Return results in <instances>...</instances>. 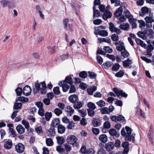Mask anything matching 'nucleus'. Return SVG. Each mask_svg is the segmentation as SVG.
Wrapping results in <instances>:
<instances>
[{"instance_id": "f257e3e1", "label": "nucleus", "mask_w": 154, "mask_h": 154, "mask_svg": "<svg viewBox=\"0 0 154 154\" xmlns=\"http://www.w3.org/2000/svg\"><path fill=\"white\" fill-rule=\"evenodd\" d=\"M113 91L116 94L112 92H110L109 94L110 96L115 97L116 95L119 99L121 98L120 97V96L125 98L127 97L128 96V94L123 90H119L117 88H113Z\"/></svg>"}, {"instance_id": "f03ea898", "label": "nucleus", "mask_w": 154, "mask_h": 154, "mask_svg": "<svg viewBox=\"0 0 154 154\" xmlns=\"http://www.w3.org/2000/svg\"><path fill=\"white\" fill-rule=\"evenodd\" d=\"M77 138L73 135L68 136L66 140L67 142L68 143L72 145L73 146H77L78 144L77 142Z\"/></svg>"}, {"instance_id": "7ed1b4c3", "label": "nucleus", "mask_w": 154, "mask_h": 154, "mask_svg": "<svg viewBox=\"0 0 154 154\" xmlns=\"http://www.w3.org/2000/svg\"><path fill=\"white\" fill-rule=\"evenodd\" d=\"M127 132V137H126V140L128 141H131V140L133 142H134L135 141V137L134 135L132 134L131 135V133L132 129L131 128H130L129 127L126 126L125 127Z\"/></svg>"}, {"instance_id": "20e7f679", "label": "nucleus", "mask_w": 154, "mask_h": 154, "mask_svg": "<svg viewBox=\"0 0 154 154\" xmlns=\"http://www.w3.org/2000/svg\"><path fill=\"white\" fill-rule=\"evenodd\" d=\"M69 20L68 19H66L63 20V23L65 30H68L69 31L72 32L73 30L72 26V24L69 23Z\"/></svg>"}, {"instance_id": "39448f33", "label": "nucleus", "mask_w": 154, "mask_h": 154, "mask_svg": "<svg viewBox=\"0 0 154 154\" xmlns=\"http://www.w3.org/2000/svg\"><path fill=\"white\" fill-rule=\"evenodd\" d=\"M31 87L29 85H26L23 89V93L25 96H28L31 94Z\"/></svg>"}, {"instance_id": "423d86ee", "label": "nucleus", "mask_w": 154, "mask_h": 154, "mask_svg": "<svg viewBox=\"0 0 154 154\" xmlns=\"http://www.w3.org/2000/svg\"><path fill=\"white\" fill-rule=\"evenodd\" d=\"M109 28L110 31L112 32H115L118 34H120L121 32V30L119 28L115 27L114 24L112 23H109Z\"/></svg>"}, {"instance_id": "0eeeda50", "label": "nucleus", "mask_w": 154, "mask_h": 154, "mask_svg": "<svg viewBox=\"0 0 154 154\" xmlns=\"http://www.w3.org/2000/svg\"><path fill=\"white\" fill-rule=\"evenodd\" d=\"M15 149L18 152L22 153L24 150L25 146L22 143H19L16 145Z\"/></svg>"}, {"instance_id": "6e6552de", "label": "nucleus", "mask_w": 154, "mask_h": 154, "mask_svg": "<svg viewBox=\"0 0 154 154\" xmlns=\"http://www.w3.org/2000/svg\"><path fill=\"white\" fill-rule=\"evenodd\" d=\"M141 12L139 13V15L143 17L145 15L148 14L150 13L149 9L147 7H144L142 8L141 9Z\"/></svg>"}, {"instance_id": "1a4fd4ad", "label": "nucleus", "mask_w": 154, "mask_h": 154, "mask_svg": "<svg viewBox=\"0 0 154 154\" xmlns=\"http://www.w3.org/2000/svg\"><path fill=\"white\" fill-rule=\"evenodd\" d=\"M13 145L12 140L10 139L6 140L4 141V146L6 149H11Z\"/></svg>"}, {"instance_id": "9d476101", "label": "nucleus", "mask_w": 154, "mask_h": 154, "mask_svg": "<svg viewBox=\"0 0 154 154\" xmlns=\"http://www.w3.org/2000/svg\"><path fill=\"white\" fill-rule=\"evenodd\" d=\"M114 144L112 142H110L105 144V148L108 151L112 150L114 148Z\"/></svg>"}, {"instance_id": "9b49d317", "label": "nucleus", "mask_w": 154, "mask_h": 154, "mask_svg": "<svg viewBox=\"0 0 154 154\" xmlns=\"http://www.w3.org/2000/svg\"><path fill=\"white\" fill-rule=\"evenodd\" d=\"M112 16V13L108 10H107L103 12V18L105 20H106L110 18Z\"/></svg>"}, {"instance_id": "f8f14e48", "label": "nucleus", "mask_w": 154, "mask_h": 154, "mask_svg": "<svg viewBox=\"0 0 154 154\" xmlns=\"http://www.w3.org/2000/svg\"><path fill=\"white\" fill-rule=\"evenodd\" d=\"M69 101L72 103H74L77 101L78 99V96L75 94L70 95L69 97Z\"/></svg>"}, {"instance_id": "ddd939ff", "label": "nucleus", "mask_w": 154, "mask_h": 154, "mask_svg": "<svg viewBox=\"0 0 154 154\" xmlns=\"http://www.w3.org/2000/svg\"><path fill=\"white\" fill-rule=\"evenodd\" d=\"M17 132L19 134H23L25 132V128L21 125H19L16 128Z\"/></svg>"}, {"instance_id": "4468645a", "label": "nucleus", "mask_w": 154, "mask_h": 154, "mask_svg": "<svg viewBox=\"0 0 154 154\" xmlns=\"http://www.w3.org/2000/svg\"><path fill=\"white\" fill-rule=\"evenodd\" d=\"M122 145L124 148V153H128L129 150L128 143L127 141L124 142L122 143Z\"/></svg>"}, {"instance_id": "2eb2a0df", "label": "nucleus", "mask_w": 154, "mask_h": 154, "mask_svg": "<svg viewBox=\"0 0 154 154\" xmlns=\"http://www.w3.org/2000/svg\"><path fill=\"white\" fill-rule=\"evenodd\" d=\"M54 127L51 126L48 131H47V134L48 136H54L55 134V132Z\"/></svg>"}, {"instance_id": "dca6fc26", "label": "nucleus", "mask_w": 154, "mask_h": 154, "mask_svg": "<svg viewBox=\"0 0 154 154\" xmlns=\"http://www.w3.org/2000/svg\"><path fill=\"white\" fill-rule=\"evenodd\" d=\"M98 41V43H101L102 42H105L109 44H110L111 43V41L109 38H99L97 39Z\"/></svg>"}, {"instance_id": "f3484780", "label": "nucleus", "mask_w": 154, "mask_h": 154, "mask_svg": "<svg viewBox=\"0 0 154 154\" xmlns=\"http://www.w3.org/2000/svg\"><path fill=\"white\" fill-rule=\"evenodd\" d=\"M42 88L40 90H41V93L42 94H45L47 92L46 91V86L45 82L44 81L41 83Z\"/></svg>"}, {"instance_id": "a211bd4d", "label": "nucleus", "mask_w": 154, "mask_h": 154, "mask_svg": "<svg viewBox=\"0 0 154 154\" xmlns=\"http://www.w3.org/2000/svg\"><path fill=\"white\" fill-rule=\"evenodd\" d=\"M65 110L68 115H69L70 116L74 113V110L72 107L70 106H67L65 109Z\"/></svg>"}, {"instance_id": "6ab92c4d", "label": "nucleus", "mask_w": 154, "mask_h": 154, "mask_svg": "<svg viewBox=\"0 0 154 154\" xmlns=\"http://www.w3.org/2000/svg\"><path fill=\"white\" fill-rule=\"evenodd\" d=\"M96 35L98 34L102 37H106L108 35V32L105 30H101L98 31L97 33L94 32Z\"/></svg>"}, {"instance_id": "aec40b11", "label": "nucleus", "mask_w": 154, "mask_h": 154, "mask_svg": "<svg viewBox=\"0 0 154 154\" xmlns=\"http://www.w3.org/2000/svg\"><path fill=\"white\" fill-rule=\"evenodd\" d=\"M145 19L146 22L152 23L154 22L153 17L152 14H150L148 16H146Z\"/></svg>"}, {"instance_id": "412c9836", "label": "nucleus", "mask_w": 154, "mask_h": 154, "mask_svg": "<svg viewBox=\"0 0 154 154\" xmlns=\"http://www.w3.org/2000/svg\"><path fill=\"white\" fill-rule=\"evenodd\" d=\"M101 121L100 119H94L92 121L93 126L94 127H97L101 125Z\"/></svg>"}, {"instance_id": "4be33fe9", "label": "nucleus", "mask_w": 154, "mask_h": 154, "mask_svg": "<svg viewBox=\"0 0 154 154\" xmlns=\"http://www.w3.org/2000/svg\"><path fill=\"white\" fill-rule=\"evenodd\" d=\"M129 27L130 25L128 23H126L125 24H120L119 27L122 30L127 31L128 30Z\"/></svg>"}, {"instance_id": "5701e85b", "label": "nucleus", "mask_w": 154, "mask_h": 154, "mask_svg": "<svg viewBox=\"0 0 154 154\" xmlns=\"http://www.w3.org/2000/svg\"><path fill=\"white\" fill-rule=\"evenodd\" d=\"M122 7L121 6L116 9L114 14L115 16L118 17L122 15Z\"/></svg>"}, {"instance_id": "b1692460", "label": "nucleus", "mask_w": 154, "mask_h": 154, "mask_svg": "<svg viewBox=\"0 0 154 154\" xmlns=\"http://www.w3.org/2000/svg\"><path fill=\"white\" fill-rule=\"evenodd\" d=\"M97 90V87L95 86H91L87 89V92L89 95H92L93 92Z\"/></svg>"}, {"instance_id": "393cba45", "label": "nucleus", "mask_w": 154, "mask_h": 154, "mask_svg": "<svg viewBox=\"0 0 154 154\" xmlns=\"http://www.w3.org/2000/svg\"><path fill=\"white\" fill-rule=\"evenodd\" d=\"M69 143H66L63 145L64 149V151L65 150L66 151V154H67L72 149V146Z\"/></svg>"}, {"instance_id": "a878e982", "label": "nucleus", "mask_w": 154, "mask_h": 154, "mask_svg": "<svg viewBox=\"0 0 154 154\" xmlns=\"http://www.w3.org/2000/svg\"><path fill=\"white\" fill-rule=\"evenodd\" d=\"M137 19L133 17L129 20V21L130 24L131 25L132 28H135L137 27V25L136 23Z\"/></svg>"}, {"instance_id": "bb28decb", "label": "nucleus", "mask_w": 154, "mask_h": 154, "mask_svg": "<svg viewBox=\"0 0 154 154\" xmlns=\"http://www.w3.org/2000/svg\"><path fill=\"white\" fill-rule=\"evenodd\" d=\"M135 41L137 44L140 45L142 47L145 48L146 46V45L143 42V41L138 38H136Z\"/></svg>"}, {"instance_id": "cd10ccee", "label": "nucleus", "mask_w": 154, "mask_h": 154, "mask_svg": "<svg viewBox=\"0 0 154 154\" xmlns=\"http://www.w3.org/2000/svg\"><path fill=\"white\" fill-rule=\"evenodd\" d=\"M66 130L64 126L62 125H59L57 127V131L60 134L64 133Z\"/></svg>"}, {"instance_id": "c85d7f7f", "label": "nucleus", "mask_w": 154, "mask_h": 154, "mask_svg": "<svg viewBox=\"0 0 154 154\" xmlns=\"http://www.w3.org/2000/svg\"><path fill=\"white\" fill-rule=\"evenodd\" d=\"M40 88V84L38 83L35 84V88L33 89V91L35 94H37L38 93Z\"/></svg>"}, {"instance_id": "c756f323", "label": "nucleus", "mask_w": 154, "mask_h": 154, "mask_svg": "<svg viewBox=\"0 0 154 154\" xmlns=\"http://www.w3.org/2000/svg\"><path fill=\"white\" fill-rule=\"evenodd\" d=\"M132 60L129 58L122 62L123 66L125 67H129V65L132 64Z\"/></svg>"}, {"instance_id": "7c9ffc66", "label": "nucleus", "mask_w": 154, "mask_h": 154, "mask_svg": "<svg viewBox=\"0 0 154 154\" xmlns=\"http://www.w3.org/2000/svg\"><path fill=\"white\" fill-rule=\"evenodd\" d=\"M107 139V137L105 134H102L101 135L99 138V140L103 143L106 142Z\"/></svg>"}, {"instance_id": "2f4dec72", "label": "nucleus", "mask_w": 154, "mask_h": 154, "mask_svg": "<svg viewBox=\"0 0 154 154\" xmlns=\"http://www.w3.org/2000/svg\"><path fill=\"white\" fill-rule=\"evenodd\" d=\"M116 49L118 51H122L125 49V48L124 46V44L123 42L120 43L119 45L116 47Z\"/></svg>"}, {"instance_id": "473e14b6", "label": "nucleus", "mask_w": 154, "mask_h": 154, "mask_svg": "<svg viewBox=\"0 0 154 154\" xmlns=\"http://www.w3.org/2000/svg\"><path fill=\"white\" fill-rule=\"evenodd\" d=\"M11 2V1L9 2L7 0H2L0 1L1 5L3 8H5L9 5Z\"/></svg>"}, {"instance_id": "72a5a7b5", "label": "nucleus", "mask_w": 154, "mask_h": 154, "mask_svg": "<svg viewBox=\"0 0 154 154\" xmlns=\"http://www.w3.org/2000/svg\"><path fill=\"white\" fill-rule=\"evenodd\" d=\"M59 123V120L58 119L56 118L52 120L51 125L55 128L56 125H58Z\"/></svg>"}, {"instance_id": "f704fd0d", "label": "nucleus", "mask_w": 154, "mask_h": 154, "mask_svg": "<svg viewBox=\"0 0 154 154\" xmlns=\"http://www.w3.org/2000/svg\"><path fill=\"white\" fill-rule=\"evenodd\" d=\"M29 99L28 98L24 97H17L16 100V101L17 102L18 101H21L23 103H25L27 102L28 101Z\"/></svg>"}, {"instance_id": "c9c22d12", "label": "nucleus", "mask_w": 154, "mask_h": 154, "mask_svg": "<svg viewBox=\"0 0 154 154\" xmlns=\"http://www.w3.org/2000/svg\"><path fill=\"white\" fill-rule=\"evenodd\" d=\"M57 142L60 145L63 144L65 141V140L63 137L57 136L56 137Z\"/></svg>"}, {"instance_id": "e433bc0d", "label": "nucleus", "mask_w": 154, "mask_h": 154, "mask_svg": "<svg viewBox=\"0 0 154 154\" xmlns=\"http://www.w3.org/2000/svg\"><path fill=\"white\" fill-rule=\"evenodd\" d=\"M83 104L81 102L79 101H77L74 104L73 107L75 109H80L82 106Z\"/></svg>"}, {"instance_id": "4c0bfd02", "label": "nucleus", "mask_w": 154, "mask_h": 154, "mask_svg": "<svg viewBox=\"0 0 154 154\" xmlns=\"http://www.w3.org/2000/svg\"><path fill=\"white\" fill-rule=\"evenodd\" d=\"M124 14L125 15V16L129 20L130 19L133 17V16L130 13V12L128 10H125L124 12Z\"/></svg>"}, {"instance_id": "58836bf2", "label": "nucleus", "mask_w": 154, "mask_h": 154, "mask_svg": "<svg viewBox=\"0 0 154 154\" xmlns=\"http://www.w3.org/2000/svg\"><path fill=\"white\" fill-rule=\"evenodd\" d=\"M96 8H95L94 7H93V17H98L100 16V11L98 10H96Z\"/></svg>"}, {"instance_id": "ea45409f", "label": "nucleus", "mask_w": 154, "mask_h": 154, "mask_svg": "<svg viewBox=\"0 0 154 154\" xmlns=\"http://www.w3.org/2000/svg\"><path fill=\"white\" fill-rule=\"evenodd\" d=\"M100 112L101 114H109V110L108 108L105 107L100 109Z\"/></svg>"}, {"instance_id": "a19ab883", "label": "nucleus", "mask_w": 154, "mask_h": 154, "mask_svg": "<svg viewBox=\"0 0 154 154\" xmlns=\"http://www.w3.org/2000/svg\"><path fill=\"white\" fill-rule=\"evenodd\" d=\"M22 103H21L16 102L14 104V108L15 109H20L22 108Z\"/></svg>"}, {"instance_id": "79ce46f5", "label": "nucleus", "mask_w": 154, "mask_h": 154, "mask_svg": "<svg viewBox=\"0 0 154 154\" xmlns=\"http://www.w3.org/2000/svg\"><path fill=\"white\" fill-rule=\"evenodd\" d=\"M63 84L62 85L63 91L64 92H66L69 88V85L67 83L63 82Z\"/></svg>"}, {"instance_id": "37998d69", "label": "nucleus", "mask_w": 154, "mask_h": 154, "mask_svg": "<svg viewBox=\"0 0 154 154\" xmlns=\"http://www.w3.org/2000/svg\"><path fill=\"white\" fill-rule=\"evenodd\" d=\"M109 6H107V7L106 8L105 6L102 4L100 5L99 6L100 10V12H104L106 10H108L107 8Z\"/></svg>"}, {"instance_id": "c03bdc74", "label": "nucleus", "mask_w": 154, "mask_h": 154, "mask_svg": "<svg viewBox=\"0 0 154 154\" xmlns=\"http://www.w3.org/2000/svg\"><path fill=\"white\" fill-rule=\"evenodd\" d=\"M120 65L118 63H116L114 65L112 68V70L113 71H117L119 69Z\"/></svg>"}, {"instance_id": "a18cd8bd", "label": "nucleus", "mask_w": 154, "mask_h": 154, "mask_svg": "<svg viewBox=\"0 0 154 154\" xmlns=\"http://www.w3.org/2000/svg\"><path fill=\"white\" fill-rule=\"evenodd\" d=\"M57 151L59 153H62L64 151V147L61 145H59L56 147Z\"/></svg>"}, {"instance_id": "49530a36", "label": "nucleus", "mask_w": 154, "mask_h": 154, "mask_svg": "<svg viewBox=\"0 0 154 154\" xmlns=\"http://www.w3.org/2000/svg\"><path fill=\"white\" fill-rule=\"evenodd\" d=\"M64 82L66 83L69 84V85H71L72 84L73 81L71 77H66Z\"/></svg>"}, {"instance_id": "de8ad7c7", "label": "nucleus", "mask_w": 154, "mask_h": 154, "mask_svg": "<svg viewBox=\"0 0 154 154\" xmlns=\"http://www.w3.org/2000/svg\"><path fill=\"white\" fill-rule=\"evenodd\" d=\"M138 22L139 23V27L142 29L144 28L146 26V24L144 21L142 20H138Z\"/></svg>"}, {"instance_id": "09e8293b", "label": "nucleus", "mask_w": 154, "mask_h": 154, "mask_svg": "<svg viewBox=\"0 0 154 154\" xmlns=\"http://www.w3.org/2000/svg\"><path fill=\"white\" fill-rule=\"evenodd\" d=\"M103 49L105 52L109 53H111L113 52L112 49L109 46H104Z\"/></svg>"}, {"instance_id": "8fccbe9b", "label": "nucleus", "mask_w": 154, "mask_h": 154, "mask_svg": "<svg viewBox=\"0 0 154 154\" xmlns=\"http://www.w3.org/2000/svg\"><path fill=\"white\" fill-rule=\"evenodd\" d=\"M78 112L81 114V116L83 117H85L87 115V111L85 109L79 110Z\"/></svg>"}, {"instance_id": "3c124183", "label": "nucleus", "mask_w": 154, "mask_h": 154, "mask_svg": "<svg viewBox=\"0 0 154 154\" xmlns=\"http://www.w3.org/2000/svg\"><path fill=\"white\" fill-rule=\"evenodd\" d=\"M124 74V72L121 70L115 74V76L117 77L121 78L123 76Z\"/></svg>"}, {"instance_id": "603ef678", "label": "nucleus", "mask_w": 154, "mask_h": 154, "mask_svg": "<svg viewBox=\"0 0 154 154\" xmlns=\"http://www.w3.org/2000/svg\"><path fill=\"white\" fill-rule=\"evenodd\" d=\"M88 76L87 72L85 71L80 72L79 73V76L82 78L85 79Z\"/></svg>"}, {"instance_id": "864d4df0", "label": "nucleus", "mask_w": 154, "mask_h": 154, "mask_svg": "<svg viewBox=\"0 0 154 154\" xmlns=\"http://www.w3.org/2000/svg\"><path fill=\"white\" fill-rule=\"evenodd\" d=\"M97 105L100 107H102L105 106V102L103 100H100L96 103Z\"/></svg>"}, {"instance_id": "5fc2aeb1", "label": "nucleus", "mask_w": 154, "mask_h": 154, "mask_svg": "<svg viewBox=\"0 0 154 154\" xmlns=\"http://www.w3.org/2000/svg\"><path fill=\"white\" fill-rule=\"evenodd\" d=\"M45 117L46 120L49 121L52 117V114L51 112H47L45 114Z\"/></svg>"}, {"instance_id": "6e6d98bb", "label": "nucleus", "mask_w": 154, "mask_h": 154, "mask_svg": "<svg viewBox=\"0 0 154 154\" xmlns=\"http://www.w3.org/2000/svg\"><path fill=\"white\" fill-rule=\"evenodd\" d=\"M15 91L18 96H21L22 93H23V90L21 88L17 87Z\"/></svg>"}, {"instance_id": "4d7b16f0", "label": "nucleus", "mask_w": 154, "mask_h": 154, "mask_svg": "<svg viewBox=\"0 0 154 154\" xmlns=\"http://www.w3.org/2000/svg\"><path fill=\"white\" fill-rule=\"evenodd\" d=\"M46 142L47 145L48 146H51L53 144V141L51 138H46Z\"/></svg>"}, {"instance_id": "13d9d810", "label": "nucleus", "mask_w": 154, "mask_h": 154, "mask_svg": "<svg viewBox=\"0 0 154 154\" xmlns=\"http://www.w3.org/2000/svg\"><path fill=\"white\" fill-rule=\"evenodd\" d=\"M121 54L122 56L124 57H127L129 55V53L126 51L125 49L121 52Z\"/></svg>"}, {"instance_id": "bf43d9fd", "label": "nucleus", "mask_w": 154, "mask_h": 154, "mask_svg": "<svg viewBox=\"0 0 154 154\" xmlns=\"http://www.w3.org/2000/svg\"><path fill=\"white\" fill-rule=\"evenodd\" d=\"M22 123L24 125L25 127L27 130H29V123L27 121L23 120L22 121Z\"/></svg>"}, {"instance_id": "052dcab7", "label": "nucleus", "mask_w": 154, "mask_h": 154, "mask_svg": "<svg viewBox=\"0 0 154 154\" xmlns=\"http://www.w3.org/2000/svg\"><path fill=\"white\" fill-rule=\"evenodd\" d=\"M88 76L91 79H94L96 77V74L94 72L90 71L88 72Z\"/></svg>"}, {"instance_id": "680f3d73", "label": "nucleus", "mask_w": 154, "mask_h": 154, "mask_svg": "<svg viewBox=\"0 0 154 154\" xmlns=\"http://www.w3.org/2000/svg\"><path fill=\"white\" fill-rule=\"evenodd\" d=\"M109 132L111 136H114L116 135V131L114 129L112 128L109 129Z\"/></svg>"}, {"instance_id": "e2e57ef3", "label": "nucleus", "mask_w": 154, "mask_h": 154, "mask_svg": "<svg viewBox=\"0 0 154 154\" xmlns=\"http://www.w3.org/2000/svg\"><path fill=\"white\" fill-rule=\"evenodd\" d=\"M112 4H115V6H117L120 4V0H110Z\"/></svg>"}, {"instance_id": "0e129e2a", "label": "nucleus", "mask_w": 154, "mask_h": 154, "mask_svg": "<svg viewBox=\"0 0 154 154\" xmlns=\"http://www.w3.org/2000/svg\"><path fill=\"white\" fill-rule=\"evenodd\" d=\"M54 112L57 116H59L62 113V111L61 109L58 108H56L54 110Z\"/></svg>"}, {"instance_id": "69168bd1", "label": "nucleus", "mask_w": 154, "mask_h": 154, "mask_svg": "<svg viewBox=\"0 0 154 154\" xmlns=\"http://www.w3.org/2000/svg\"><path fill=\"white\" fill-rule=\"evenodd\" d=\"M88 106L92 110H94L96 109V106L95 104L92 102H89L88 104Z\"/></svg>"}, {"instance_id": "338daca9", "label": "nucleus", "mask_w": 154, "mask_h": 154, "mask_svg": "<svg viewBox=\"0 0 154 154\" xmlns=\"http://www.w3.org/2000/svg\"><path fill=\"white\" fill-rule=\"evenodd\" d=\"M112 39L114 41H116L118 40L119 36L116 34H113L111 35Z\"/></svg>"}, {"instance_id": "774afa93", "label": "nucleus", "mask_w": 154, "mask_h": 154, "mask_svg": "<svg viewBox=\"0 0 154 154\" xmlns=\"http://www.w3.org/2000/svg\"><path fill=\"white\" fill-rule=\"evenodd\" d=\"M45 112L43 108L39 109L38 111V115L41 116H44Z\"/></svg>"}]
</instances>
